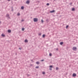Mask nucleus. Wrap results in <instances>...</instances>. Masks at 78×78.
<instances>
[{
  "mask_svg": "<svg viewBox=\"0 0 78 78\" xmlns=\"http://www.w3.org/2000/svg\"><path fill=\"white\" fill-rule=\"evenodd\" d=\"M69 27V25H67V26H66V28L67 29V28H68Z\"/></svg>",
  "mask_w": 78,
  "mask_h": 78,
  "instance_id": "24",
  "label": "nucleus"
},
{
  "mask_svg": "<svg viewBox=\"0 0 78 78\" xmlns=\"http://www.w3.org/2000/svg\"><path fill=\"white\" fill-rule=\"evenodd\" d=\"M49 56H52V54H51V53H50L49 54Z\"/></svg>",
  "mask_w": 78,
  "mask_h": 78,
  "instance_id": "19",
  "label": "nucleus"
},
{
  "mask_svg": "<svg viewBox=\"0 0 78 78\" xmlns=\"http://www.w3.org/2000/svg\"><path fill=\"white\" fill-rule=\"evenodd\" d=\"M8 32L9 33H11V30H8Z\"/></svg>",
  "mask_w": 78,
  "mask_h": 78,
  "instance_id": "6",
  "label": "nucleus"
},
{
  "mask_svg": "<svg viewBox=\"0 0 78 78\" xmlns=\"http://www.w3.org/2000/svg\"><path fill=\"white\" fill-rule=\"evenodd\" d=\"M19 49L21 50H22V48H19Z\"/></svg>",
  "mask_w": 78,
  "mask_h": 78,
  "instance_id": "26",
  "label": "nucleus"
},
{
  "mask_svg": "<svg viewBox=\"0 0 78 78\" xmlns=\"http://www.w3.org/2000/svg\"><path fill=\"white\" fill-rule=\"evenodd\" d=\"M42 74H43V75H45V73L44 72H42Z\"/></svg>",
  "mask_w": 78,
  "mask_h": 78,
  "instance_id": "18",
  "label": "nucleus"
},
{
  "mask_svg": "<svg viewBox=\"0 0 78 78\" xmlns=\"http://www.w3.org/2000/svg\"><path fill=\"white\" fill-rule=\"evenodd\" d=\"M49 67L50 68H53V66L51 65L49 66Z\"/></svg>",
  "mask_w": 78,
  "mask_h": 78,
  "instance_id": "16",
  "label": "nucleus"
},
{
  "mask_svg": "<svg viewBox=\"0 0 78 78\" xmlns=\"http://www.w3.org/2000/svg\"><path fill=\"white\" fill-rule=\"evenodd\" d=\"M35 68L36 69H39V66H37L35 67Z\"/></svg>",
  "mask_w": 78,
  "mask_h": 78,
  "instance_id": "15",
  "label": "nucleus"
},
{
  "mask_svg": "<svg viewBox=\"0 0 78 78\" xmlns=\"http://www.w3.org/2000/svg\"><path fill=\"white\" fill-rule=\"evenodd\" d=\"M9 16V14H6V16H5V17H8Z\"/></svg>",
  "mask_w": 78,
  "mask_h": 78,
  "instance_id": "7",
  "label": "nucleus"
},
{
  "mask_svg": "<svg viewBox=\"0 0 78 78\" xmlns=\"http://www.w3.org/2000/svg\"><path fill=\"white\" fill-rule=\"evenodd\" d=\"M36 63L37 64H39V62H36Z\"/></svg>",
  "mask_w": 78,
  "mask_h": 78,
  "instance_id": "17",
  "label": "nucleus"
},
{
  "mask_svg": "<svg viewBox=\"0 0 78 78\" xmlns=\"http://www.w3.org/2000/svg\"><path fill=\"white\" fill-rule=\"evenodd\" d=\"M16 55H17V53H16Z\"/></svg>",
  "mask_w": 78,
  "mask_h": 78,
  "instance_id": "37",
  "label": "nucleus"
},
{
  "mask_svg": "<svg viewBox=\"0 0 78 78\" xmlns=\"http://www.w3.org/2000/svg\"><path fill=\"white\" fill-rule=\"evenodd\" d=\"M49 70H52V69L51 68H50L49 69Z\"/></svg>",
  "mask_w": 78,
  "mask_h": 78,
  "instance_id": "31",
  "label": "nucleus"
},
{
  "mask_svg": "<svg viewBox=\"0 0 78 78\" xmlns=\"http://www.w3.org/2000/svg\"><path fill=\"white\" fill-rule=\"evenodd\" d=\"M38 35H40V36L41 35V33L39 34Z\"/></svg>",
  "mask_w": 78,
  "mask_h": 78,
  "instance_id": "28",
  "label": "nucleus"
},
{
  "mask_svg": "<svg viewBox=\"0 0 78 78\" xmlns=\"http://www.w3.org/2000/svg\"><path fill=\"white\" fill-rule=\"evenodd\" d=\"M56 50H58V49L57 48L56 49Z\"/></svg>",
  "mask_w": 78,
  "mask_h": 78,
  "instance_id": "36",
  "label": "nucleus"
},
{
  "mask_svg": "<svg viewBox=\"0 0 78 78\" xmlns=\"http://www.w3.org/2000/svg\"><path fill=\"white\" fill-rule=\"evenodd\" d=\"M44 61V59H42V60L41 61L42 62L43 61Z\"/></svg>",
  "mask_w": 78,
  "mask_h": 78,
  "instance_id": "29",
  "label": "nucleus"
},
{
  "mask_svg": "<svg viewBox=\"0 0 78 78\" xmlns=\"http://www.w3.org/2000/svg\"><path fill=\"white\" fill-rule=\"evenodd\" d=\"M1 0H0V1Z\"/></svg>",
  "mask_w": 78,
  "mask_h": 78,
  "instance_id": "42",
  "label": "nucleus"
},
{
  "mask_svg": "<svg viewBox=\"0 0 78 78\" xmlns=\"http://www.w3.org/2000/svg\"><path fill=\"white\" fill-rule=\"evenodd\" d=\"M55 12V10H53L52 11H50V12H51V13H52L53 12Z\"/></svg>",
  "mask_w": 78,
  "mask_h": 78,
  "instance_id": "4",
  "label": "nucleus"
},
{
  "mask_svg": "<svg viewBox=\"0 0 78 78\" xmlns=\"http://www.w3.org/2000/svg\"><path fill=\"white\" fill-rule=\"evenodd\" d=\"M47 6H49V5H50V4H49V3H47Z\"/></svg>",
  "mask_w": 78,
  "mask_h": 78,
  "instance_id": "21",
  "label": "nucleus"
},
{
  "mask_svg": "<svg viewBox=\"0 0 78 78\" xmlns=\"http://www.w3.org/2000/svg\"><path fill=\"white\" fill-rule=\"evenodd\" d=\"M73 50H74V51H76V50H77V48L76 47H73Z\"/></svg>",
  "mask_w": 78,
  "mask_h": 78,
  "instance_id": "2",
  "label": "nucleus"
},
{
  "mask_svg": "<svg viewBox=\"0 0 78 78\" xmlns=\"http://www.w3.org/2000/svg\"><path fill=\"white\" fill-rule=\"evenodd\" d=\"M20 15V13H18V14H17V16H19Z\"/></svg>",
  "mask_w": 78,
  "mask_h": 78,
  "instance_id": "13",
  "label": "nucleus"
},
{
  "mask_svg": "<svg viewBox=\"0 0 78 78\" xmlns=\"http://www.w3.org/2000/svg\"><path fill=\"white\" fill-rule=\"evenodd\" d=\"M75 10V8H73L72 9V11H74Z\"/></svg>",
  "mask_w": 78,
  "mask_h": 78,
  "instance_id": "12",
  "label": "nucleus"
},
{
  "mask_svg": "<svg viewBox=\"0 0 78 78\" xmlns=\"http://www.w3.org/2000/svg\"><path fill=\"white\" fill-rule=\"evenodd\" d=\"M21 21H22V22H23V21H24V20H21Z\"/></svg>",
  "mask_w": 78,
  "mask_h": 78,
  "instance_id": "33",
  "label": "nucleus"
},
{
  "mask_svg": "<svg viewBox=\"0 0 78 78\" xmlns=\"http://www.w3.org/2000/svg\"><path fill=\"white\" fill-rule=\"evenodd\" d=\"M22 31H24V30H25V28H22Z\"/></svg>",
  "mask_w": 78,
  "mask_h": 78,
  "instance_id": "20",
  "label": "nucleus"
},
{
  "mask_svg": "<svg viewBox=\"0 0 78 78\" xmlns=\"http://www.w3.org/2000/svg\"><path fill=\"white\" fill-rule=\"evenodd\" d=\"M12 11H13V7H12Z\"/></svg>",
  "mask_w": 78,
  "mask_h": 78,
  "instance_id": "22",
  "label": "nucleus"
},
{
  "mask_svg": "<svg viewBox=\"0 0 78 78\" xmlns=\"http://www.w3.org/2000/svg\"><path fill=\"white\" fill-rule=\"evenodd\" d=\"M34 21L35 22H37L38 21V19L36 18L34 19Z\"/></svg>",
  "mask_w": 78,
  "mask_h": 78,
  "instance_id": "1",
  "label": "nucleus"
},
{
  "mask_svg": "<svg viewBox=\"0 0 78 78\" xmlns=\"http://www.w3.org/2000/svg\"><path fill=\"white\" fill-rule=\"evenodd\" d=\"M25 42H28V40H27V39H26L25 41Z\"/></svg>",
  "mask_w": 78,
  "mask_h": 78,
  "instance_id": "14",
  "label": "nucleus"
},
{
  "mask_svg": "<svg viewBox=\"0 0 78 78\" xmlns=\"http://www.w3.org/2000/svg\"><path fill=\"white\" fill-rule=\"evenodd\" d=\"M41 21L42 23H43V22H44V20H41Z\"/></svg>",
  "mask_w": 78,
  "mask_h": 78,
  "instance_id": "25",
  "label": "nucleus"
},
{
  "mask_svg": "<svg viewBox=\"0 0 78 78\" xmlns=\"http://www.w3.org/2000/svg\"><path fill=\"white\" fill-rule=\"evenodd\" d=\"M48 20H46V22H48Z\"/></svg>",
  "mask_w": 78,
  "mask_h": 78,
  "instance_id": "34",
  "label": "nucleus"
},
{
  "mask_svg": "<svg viewBox=\"0 0 78 78\" xmlns=\"http://www.w3.org/2000/svg\"><path fill=\"white\" fill-rule=\"evenodd\" d=\"M11 0H8V1H10Z\"/></svg>",
  "mask_w": 78,
  "mask_h": 78,
  "instance_id": "38",
  "label": "nucleus"
},
{
  "mask_svg": "<svg viewBox=\"0 0 78 78\" xmlns=\"http://www.w3.org/2000/svg\"><path fill=\"white\" fill-rule=\"evenodd\" d=\"M31 61H32V62H34V61H33V60H31Z\"/></svg>",
  "mask_w": 78,
  "mask_h": 78,
  "instance_id": "30",
  "label": "nucleus"
},
{
  "mask_svg": "<svg viewBox=\"0 0 78 78\" xmlns=\"http://www.w3.org/2000/svg\"><path fill=\"white\" fill-rule=\"evenodd\" d=\"M58 67H56V70H58Z\"/></svg>",
  "mask_w": 78,
  "mask_h": 78,
  "instance_id": "23",
  "label": "nucleus"
},
{
  "mask_svg": "<svg viewBox=\"0 0 78 78\" xmlns=\"http://www.w3.org/2000/svg\"><path fill=\"white\" fill-rule=\"evenodd\" d=\"M2 37H5V35L4 34H2Z\"/></svg>",
  "mask_w": 78,
  "mask_h": 78,
  "instance_id": "8",
  "label": "nucleus"
},
{
  "mask_svg": "<svg viewBox=\"0 0 78 78\" xmlns=\"http://www.w3.org/2000/svg\"><path fill=\"white\" fill-rule=\"evenodd\" d=\"M69 5H72V2H71L70 4Z\"/></svg>",
  "mask_w": 78,
  "mask_h": 78,
  "instance_id": "27",
  "label": "nucleus"
},
{
  "mask_svg": "<svg viewBox=\"0 0 78 78\" xmlns=\"http://www.w3.org/2000/svg\"><path fill=\"white\" fill-rule=\"evenodd\" d=\"M63 44H64V43L63 42H61L60 43V44L62 45Z\"/></svg>",
  "mask_w": 78,
  "mask_h": 78,
  "instance_id": "9",
  "label": "nucleus"
},
{
  "mask_svg": "<svg viewBox=\"0 0 78 78\" xmlns=\"http://www.w3.org/2000/svg\"><path fill=\"white\" fill-rule=\"evenodd\" d=\"M42 37L43 38L45 37V35L44 34H43L42 35Z\"/></svg>",
  "mask_w": 78,
  "mask_h": 78,
  "instance_id": "11",
  "label": "nucleus"
},
{
  "mask_svg": "<svg viewBox=\"0 0 78 78\" xmlns=\"http://www.w3.org/2000/svg\"><path fill=\"white\" fill-rule=\"evenodd\" d=\"M21 9H24V6H22L21 7Z\"/></svg>",
  "mask_w": 78,
  "mask_h": 78,
  "instance_id": "10",
  "label": "nucleus"
},
{
  "mask_svg": "<svg viewBox=\"0 0 78 78\" xmlns=\"http://www.w3.org/2000/svg\"><path fill=\"white\" fill-rule=\"evenodd\" d=\"M1 23V22H0V23Z\"/></svg>",
  "mask_w": 78,
  "mask_h": 78,
  "instance_id": "39",
  "label": "nucleus"
},
{
  "mask_svg": "<svg viewBox=\"0 0 78 78\" xmlns=\"http://www.w3.org/2000/svg\"><path fill=\"white\" fill-rule=\"evenodd\" d=\"M7 17L9 18V19H10V17H9H9Z\"/></svg>",
  "mask_w": 78,
  "mask_h": 78,
  "instance_id": "35",
  "label": "nucleus"
},
{
  "mask_svg": "<svg viewBox=\"0 0 78 78\" xmlns=\"http://www.w3.org/2000/svg\"><path fill=\"white\" fill-rule=\"evenodd\" d=\"M30 66H33V64H31L30 65Z\"/></svg>",
  "mask_w": 78,
  "mask_h": 78,
  "instance_id": "32",
  "label": "nucleus"
},
{
  "mask_svg": "<svg viewBox=\"0 0 78 78\" xmlns=\"http://www.w3.org/2000/svg\"><path fill=\"white\" fill-rule=\"evenodd\" d=\"M76 76V73H74L73 74V77H75Z\"/></svg>",
  "mask_w": 78,
  "mask_h": 78,
  "instance_id": "3",
  "label": "nucleus"
},
{
  "mask_svg": "<svg viewBox=\"0 0 78 78\" xmlns=\"http://www.w3.org/2000/svg\"><path fill=\"white\" fill-rule=\"evenodd\" d=\"M28 76H29V75H28Z\"/></svg>",
  "mask_w": 78,
  "mask_h": 78,
  "instance_id": "40",
  "label": "nucleus"
},
{
  "mask_svg": "<svg viewBox=\"0 0 78 78\" xmlns=\"http://www.w3.org/2000/svg\"><path fill=\"white\" fill-rule=\"evenodd\" d=\"M26 3H27V4H28V3H30V1H27L26 2Z\"/></svg>",
  "mask_w": 78,
  "mask_h": 78,
  "instance_id": "5",
  "label": "nucleus"
},
{
  "mask_svg": "<svg viewBox=\"0 0 78 78\" xmlns=\"http://www.w3.org/2000/svg\"><path fill=\"white\" fill-rule=\"evenodd\" d=\"M54 1H55V0H54Z\"/></svg>",
  "mask_w": 78,
  "mask_h": 78,
  "instance_id": "41",
  "label": "nucleus"
}]
</instances>
